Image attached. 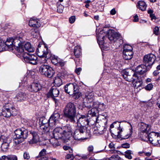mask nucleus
<instances>
[{
  "label": "nucleus",
  "instance_id": "obj_1",
  "mask_svg": "<svg viewBox=\"0 0 160 160\" xmlns=\"http://www.w3.org/2000/svg\"><path fill=\"white\" fill-rule=\"evenodd\" d=\"M63 112L65 116L70 122L73 123L75 122L76 109L74 103L71 102L68 103L65 106Z\"/></svg>",
  "mask_w": 160,
  "mask_h": 160
},
{
  "label": "nucleus",
  "instance_id": "obj_2",
  "mask_svg": "<svg viewBox=\"0 0 160 160\" xmlns=\"http://www.w3.org/2000/svg\"><path fill=\"white\" fill-rule=\"evenodd\" d=\"M16 137L14 138V142L16 144H19L22 142L25 139L27 138L28 135L27 130L24 128L18 129L14 131Z\"/></svg>",
  "mask_w": 160,
  "mask_h": 160
},
{
  "label": "nucleus",
  "instance_id": "obj_3",
  "mask_svg": "<svg viewBox=\"0 0 160 160\" xmlns=\"http://www.w3.org/2000/svg\"><path fill=\"white\" fill-rule=\"evenodd\" d=\"M107 33L108 34V38L111 42H118L119 45L123 43L122 38L119 33L115 32L113 30H109Z\"/></svg>",
  "mask_w": 160,
  "mask_h": 160
},
{
  "label": "nucleus",
  "instance_id": "obj_4",
  "mask_svg": "<svg viewBox=\"0 0 160 160\" xmlns=\"http://www.w3.org/2000/svg\"><path fill=\"white\" fill-rule=\"evenodd\" d=\"M52 134L54 138L50 140V142L52 145L57 144V139H62L64 140V138H65L62 128H55L53 131Z\"/></svg>",
  "mask_w": 160,
  "mask_h": 160
},
{
  "label": "nucleus",
  "instance_id": "obj_5",
  "mask_svg": "<svg viewBox=\"0 0 160 160\" xmlns=\"http://www.w3.org/2000/svg\"><path fill=\"white\" fill-rule=\"evenodd\" d=\"M36 52L39 57H45L47 59L51 58L52 56V54L50 51L48 50V47L45 45L42 47L38 46L37 50Z\"/></svg>",
  "mask_w": 160,
  "mask_h": 160
},
{
  "label": "nucleus",
  "instance_id": "obj_6",
  "mask_svg": "<svg viewBox=\"0 0 160 160\" xmlns=\"http://www.w3.org/2000/svg\"><path fill=\"white\" fill-rule=\"evenodd\" d=\"M40 73L49 78L53 77L55 74L53 69L49 66L43 64L39 68Z\"/></svg>",
  "mask_w": 160,
  "mask_h": 160
},
{
  "label": "nucleus",
  "instance_id": "obj_7",
  "mask_svg": "<svg viewBox=\"0 0 160 160\" xmlns=\"http://www.w3.org/2000/svg\"><path fill=\"white\" fill-rule=\"evenodd\" d=\"M94 98H92L93 104L92 107H93L91 109V115H92V121H93L94 123L97 122L98 117L97 115H98V108L99 102L97 101H94Z\"/></svg>",
  "mask_w": 160,
  "mask_h": 160
},
{
  "label": "nucleus",
  "instance_id": "obj_8",
  "mask_svg": "<svg viewBox=\"0 0 160 160\" xmlns=\"http://www.w3.org/2000/svg\"><path fill=\"white\" fill-rule=\"evenodd\" d=\"M148 138L152 144L154 145L160 146V135L158 133L152 132L148 135Z\"/></svg>",
  "mask_w": 160,
  "mask_h": 160
},
{
  "label": "nucleus",
  "instance_id": "obj_9",
  "mask_svg": "<svg viewBox=\"0 0 160 160\" xmlns=\"http://www.w3.org/2000/svg\"><path fill=\"white\" fill-rule=\"evenodd\" d=\"M26 62L32 65H36L38 63V57L34 54H30L27 53L23 56Z\"/></svg>",
  "mask_w": 160,
  "mask_h": 160
},
{
  "label": "nucleus",
  "instance_id": "obj_10",
  "mask_svg": "<svg viewBox=\"0 0 160 160\" xmlns=\"http://www.w3.org/2000/svg\"><path fill=\"white\" fill-rule=\"evenodd\" d=\"M10 142L11 140L10 138L5 136H2L0 141L1 150L3 151H6L8 148Z\"/></svg>",
  "mask_w": 160,
  "mask_h": 160
},
{
  "label": "nucleus",
  "instance_id": "obj_11",
  "mask_svg": "<svg viewBox=\"0 0 160 160\" xmlns=\"http://www.w3.org/2000/svg\"><path fill=\"white\" fill-rule=\"evenodd\" d=\"M155 56L152 54H150L144 56L143 58V62L147 67H150L153 63L155 59Z\"/></svg>",
  "mask_w": 160,
  "mask_h": 160
},
{
  "label": "nucleus",
  "instance_id": "obj_12",
  "mask_svg": "<svg viewBox=\"0 0 160 160\" xmlns=\"http://www.w3.org/2000/svg\"><path fill=\"white\" fill-rule=\"evenodd\" d=\"M78 88V86L76 83H69L64 86V90L66 92L72 95Z\"/></svg>",
  "mask_w": 160,
  "mask_h": 160
},
{
  "label": "nucleus",
  "instance_id": "obj_13",
  "mask_svg": "<svg viewBox=\"0 0 160 160\" xmlns=\"http://www.w3.org/2000/svg\"><path fill=\"white\" fill-rule=\"evenodd\" d=\"M72 128L70 125H66L63 127V133L65 138H64V140L66 141L67 140H69L72 136Z\"/></svg>",
  "mask_w": 160,
  "mask_h": 160
},
{
  "label": "nucleus",
  "instance_id": "obj_14",
  "mask_svg": "<svg viewBox=\"0 0 160 160\" xmlns=\"http://www.w3.org/2000/svg\"><path fill=\"white\" fill-rule=\"evenodd\" d=\"M88 116L86 117L84 115H81L80 117L78 119L77 121L78 125V126L79 124L80 126L79 127H86L87 128V126H88L89 121L88 118Z\"/></svg>",
  "mask_w": 160,
  "mask_h": 160
},
{
  "label": "nucleus",
  "instance_id": "obj_15",
  "mask_svg": "<svg viewBox=\"0 0 160 160\" xmlns=\"http://www.w3.org/2000/svg\"><path fill=\"white\" fill-rule=\"evenodd\" d=\"M83 128L78 126L75 131L73 137L75 139L80 140L82 138V136L84 133Z\"/></svg>",
  "mask_w": 160,
  "mask_h": 160
},
{
  "label": "nucleus",
  "instance_id": "obj_16",
  "mask_svg": "<svg viewBox=\"0 0 160 160\" xmlns=\"http://www.w3.org/2000/svg\"><path fill=\"white\" fill-rule=\"evenodd\" d=\"M59 91L55 87H52L47 94V97L48 98H55L58 97L59 95Z\"/></svg>",
  "mask_w": 160,
  "mask_h": 160
},
{
  "label": "nucleus",
  "instance_id": "obj_17",
  "mask_svg": "<svg viewBox=\"0 0 160 160\" xmlns=\"http://www.w3.org/2000/svg\"><path fill=\"white\" fill-rule=\"evenodd\" d=\"M147 67L144 64L139 65L136 68L134 74H136L141 76V75L143 74L147 71Z\"/></svg>",
  "mask_w": 160,
  "mask_h": 160
},
{
  "label": "nucleus",
  "instance_id": "obj_18",
  "mask_svg": "<svg viewBox=\"0 0 160 160\" xmlns=\"http://www.w3.org/2000/svg\"><path fill=\"white\" fill-rule=\"evenodd\" d=\"M29 25L30 26L38 28L41 25L40 20L37 18H31L30 19Z\"/></svg>",
  "mask_w": 160,
  "mask_h": 160
},
{
  "label": "nucleus",
  "instance_id": "obj_19",
  "mask_svg": "<svg viewBox=\"0 0 160 160\" xmlns=\"http://www.w3.org/2000/svg\"><path fill=\"white\" fill-rule=\"evenodd\" d=\"M139 129L141 132L147 133L150 130V126L148 124L142 122L140 124Z\"/></svg>",
  "mask_w": 160,
  "mask_h": 160
},
{
  "label": "nucleus",
  "instance_id": "obj_20",
  "mask_svg": "<svg viewBox=\"0 0 160 160\" xmlns=\"http://www.w3.org/2000/svg\"><path fill=\"white\" fill-rule=\"evenodd\" d=\"M30 92H36L41 89V85L38 83H33L28 88Z\"/></svg>",
  "mask_w": 160,
  "mask_h": 160
},
{
  "label": "nucleus",
  "instance_id": "obj_21",
  "mask_svg": "<svg viewBox=\"0 0 160 160\" xmlns=\"http://www.w3.org/2000/svg\"><path fill=\"white\" fill-rule=\"evenodd\" d=\"M127 73V72H126V73L122 75L123 78L127 81L134 83L135 80L136 79V76L137 75V74H133L132 77L130 75H128Z\"/></svg>",
  "mask_w": 160,
  "mask_h": 160
},
{
  "label": "nucleus",
  "instance_id": "obj_22",
  "mask_svg": "<svg viewBox=\"0 0 160 160\" xmlns=\"http://www.w3.org/2000/svg\"><path fill=\"white\" fill-rule=\"evenodd\" d=\"M32 139L29 141V143L30 144L36 143L38 142L39 140V137L37 133L33 132L32 133Z\"/></svg>",
  "mask_w": 160,
  "mask_h": 160
},
{
  "label": "nucleus",
  "instance_id": "obj_23",
  "mask_svg": "<svg viewBox=\"0 0 160 160\" xmlns=\"http://www.w3.org/2000/svg\"><path fill=\"white\" fill-rule=\"evenodd\" d=\"M13 45L14 48L22 43L23 42L22 38L18 36L13 38Z\"/></svg>",
  "mask_w": 160,
  "mask_h": 160
},
{
  "label": "nucleus",
  "instance_id": "obj_24",
  "mask_svg": "<svg viewBox=\"0 0 160 160\" xmlns=\"http://www.w3.org/2000/svg\"><path fill=\"white\" fill-rule=\"evenodd\" d=\"M13 38H10L8 39L5 42V48H8L9 50H13Z\"/></svg>",
  "mask_w": 160,
  "mask_h": 160
},
{
  "label": "nucleus",
  "instance_id": "obj_25",
  "mask_svg": "<svg viewBox=\"0 0 160 160\" xmlns=\"http://www.w3.org/2000/svg\"><path fill=\"white\" fill-rule=\"evenodd\" d=\"M22 44V43L20 45H18L17 47H15L14 48L23 57L24 55H26L27 53L25 52L23 47V45Z\"/></svg>",
  "mask_w": 160,
  "mask_h": 160
},
{
  "label": "nucleus",
  "instance_id": "obj_26",
  "mask_svg": "<svg viewBox=\"0 0 160 160\" xmlns=\"http://www.w3.org/2000/svg\"><path fill=\"white\" fill-rule=\"evenodd\" d=\"M123 57L126 60L131 59L133 56V52L132 51H123Z\"/></svg>",
  "mask_w": 160,
  "mask_h": 160
},
{
  "label": "nucleus",
  "instance_id": "obj_27",
  "mask_svg": "<svg viewBox=\"0 0 160 160\" xmlns=\"http://www.w3.org/2000/svg\"><path fill=\"white\" fill-rule=\"evenodd\" d=\"M26 94L22 92H19L16 95V98L17 101L19 102H22L26 100Z\"/></svg>",
  "mask_w": 160,
  "mask_h": 160
},
{
  "label": "nucleus",
  "instance_id": "obj_28",
  "mask_svg": "<svg viewBox=\"0 0 160 160\" xmlns=\"http://www.w3.org/2000/svg\"><path fill=\"white\" fill-rule=\"evenodd\" d=\"M136 78L134 83H133L135 87L138 88L140 87L142 84V81L141 77L137 74Z\"/></svg>",
  "mask_w": 160,
  "mask_h": 160
},
{
  "label": "nucleus",
  "instance_id": "obj_29",
  "mask_svg": "<svg viewBox=\"0 0 160 160\" xmlns=\"http://www.w3.org/2000/svg\"><path fill=\"white\" fill-rule=\"evenodd\" d=\"M102 32L98 33L97 36V38L98 42L100 45H104V38H105L104 35H102L101 33Z\"/></svg>",
  "mask_w": 160,
  "mask_h": 160
},
{
  "label": "nucleus",
  "instance_id": "obj_30",
  "mask_svg": "<svg viewBox=\"0 0 160 160\" xmlns=\"http://www.w3.org/2000/svg\"><path fill=\"white\" fill-rule=\"evenodd\" d=\"M138 8L142 11L146 10L147 5L145 2L143 1H140L138 2L137 4Z\"/></svg>",
  "mask_w": 160,
  "mask_h": 160
},
{
  "label": "nucleus",
  "instance_id": "obj_31",
  "mask_svg": "<svg viewBox=\"0 0 160 160\" xmlns=\"http://www.w3.org/2000/svg\"><path fill=\"white\" fill-rule=\"evenodd\" d=\"M74 53V55L77 58H79L81 55V49L80 46H77L75 47Z\"/></svg>",
  "mask_w": 160,
  "mask_h": 160
},
{
  "label": "nucleus",
  "instance_id": "obj_32",
  "mask_svg": "<svg viewBox=\"0 0 160 160\" xmlns=\"http://www.w3.org/2000/svg\"><path fill=\"white\" fill-rule=\"evenodd\" d=\"M2 115L6 117H9L11 115V110L10 108H5L2 112Z\"/></svg>",
  "mask_w": 160,
  "mask_h": 160
},
{
  "label": "nucleus",
  "instance_id": "obj_33",
  "mask_svg": "<svg viewBox=\"0 0 160 160\" xmlns=\"http://www.w3.org/2000/svg\"><path fill=\"white\" fill-rule=\"evenodd\" d=\"M25 50L30 52H33L34 51V49L32 46L30 42H27L25 43L24 46Z\"/></svg>",
  "mask_w": 160,
  "mask_h": 160
},
{
  "label": "nucleus",
  "instance_id": "obj_34",
  "mask_svg": "<svg viewBox=\"0 0 160 160\" xmlns=\"http://www.w3.org/2000/svg\"><path fill=\"white\" fill-rule=\"evenodd\" d=\"M51 117H52L53 119H54L55 121L58 122L59 119L60 114L58 111H55Z\"/></svg>",
  "mask_w": 160,
  "mask_h": 160
},
{
  "label": "nucleus",
  "instance_id": "obj_35",
  "mask_svg": "<svg viewBox=\"0 0 160 160\" xmlns=\"http://www.w3.org/2000/svg\"><path fill=\"white\" fill-rule=\"evenodd\" d=\"M120 124H119V127L118 128V129L119 130V131L118 132V137H121L122 139H125L126 138H128L129 136L130 135H127L126 136L124 137V136H122V135H121L120 134V133L122 131V128H121L120 127Z\"/></svg>",
  "mask_w": 160,
  "mask_h": 160
},
{
  "label": "nucleus",
  "instance_id": "obj_36",
  "mask_svg": "<svg viewBox=\"0 0 160 160\" xmlns=\"http://www.w3.org/2000/svg\"><path fill=\"white\" fill-rule=\"evenodd\" d=\"M54 82L59 87L62 84L61 78L59 76L56 77L54 80Z\"/></svg>",
  "mask_w": 160,
  "mask_h": 160
},
{
  "label": "nucleus",
  "instance_id": "obj_37",
  "mask_svg": "<svg viewBox=\"0 0 160 160\" xmlns=\"http://www.w3.org/2000/svg\"><path fill=\"white\" fill-rule=\"evenodd\" d=\"M48 122L49 127H50L51 128L54 127L55 126L56 123L57 122L51 117H50L49 119L48 120Z\"/></svg>",
  "mask_w": 160,
  "mask_h": 160
},
{
  "label": "nucleus",
  "instance_id": "obj_38",
  "mask_svg": "<svg viewBox=\"0 0 160 160\" xmlns=\"http://www.w3.org/2000/svg\"><path fill=\"white\" fill-rule=\"evenodd\" d=\"M49 59H50L52 63L55 65L58 63V61L59 60V58L55 56H52V54L51 58H50Z\"/></svg>",
  "mask_w": 160,
  "mask_h": 160
},
{
  "label": "nucleus",
  "instance_id": "obj_39",
  "mask_svg": "<svg viewBox=\"0 0 160 160\" xmlns=\"http://www.w3.org/2000/svg\"><path fill=\"white\" fill-rule=\"evenodd\" d=\"M131 154H132V152L130 150H128L125 152L124 155L126 158L131 159L132 158Z\"/></svg>",
  "mask_w": 160,
  "mask_h": 160
},
{
  "label": "nucleus",
  "instance_id": "obj_40",
  "mask_svg": "<svg viewBox=\"0 0 160 160\" xmlns=\"http://www.w3.org/2000/svg\"><path fill=\"white\" fill-rule=\"evenodd\" d=\"M92 129L93 134L97 135L98 133V128L97 126L96 125H94L93 124L92 125Z\"/></svg>",
  "mask_w": 160,
  "mask_h": 160
},
{
  "label": "nucleus",
  "instance_id": "obj_41",
  "mask_svg": "<svg viewBox=\"0 0 160 160\" xmlns=\"http://www.w3.org/2000/svg\"><path fill=\"white\" fill-rule=\"evenodd\" d=\"M39 124L40 125L48 124V120L45 118H40L39 119Z\"/></svg>",
  "mask_w": 160,
  "mask_h": 160
},
{
  "label": "nucleus",
  "instance_id": "obj_42",
  "mask_svg": "<svg viewBox=\"0 0 160 160\" xmlns=\"http://www.w3.org/2000/svg\"><path fill=\"white\" fill-rule=\"evenodd\" d=\"M76 91H75L72 94V97L73 98L77 99H78L81 96V93L79 92L78 88H77Z\"/></svg>",
  "mask_w": 160,
  "mask_h": 160
},
{
  "label": "nucleus",
  "instance_id": "obj_43",
  "mask_svg": "<svg viewBox=\"0 0 160 160\" xmlns=\"http://www.w3.org/2000/svg\"><path fill=\"white\" fill-rule=\"evenodd\" d=\"M48 124L45 125H40V128L41 129H42L44 132H48L50 130V128Z\"/></svg>",
  "mask_w": 160,
  "mask_h": 160
},
{
  "label": "nucleus",
  "instance_id": "obj_44",
  "mask_svg": "<svg viewBox=\"0 0 160 160\" xmlns=\"http://www.w3.org/2000/svg\"><path fill=\"white\" fill-rule=\"evenodd\" d=\"M123 51H132V47L128 44H125L123 46Z\"/></svg>",
  "mask_w": 160,
  "mask_h": 160
},
{
  "label": "nucleus",
  "instance_id": "obj_45",
  "mask_svg": "<svg viewBox=\"0 0 160 160\" xmlns=\"http://www.w3.org/2000/svg\"><path fill=\"white\" fill-rule=\"evenodd\" d=\"M5 44V42L2 39H0V51H3L6 49Z\"/></svg>",
  "mask_w": 160,
  "mask_h": 160
},
{
  "label": "nucleus",
  "instance_id": "obj_46",
  "mask_svg": "<svg viewBox=\"0 0 160 160\" xmlns=\"http://www.w3.org/2000/svg\"><path fill=\"white\" fill-rule=\"evenodd\" d=\"M153 88V85L151 83H149L145 86V88L147 90L150 91Z\"/></svg>",
  "mask_w": 160,
  "mask_h": 160
},
{
  "label": "nucleus",
  "instance_id": "obj_47",
  "mask_svg": "<svg viewBox=\"0 0 160 160\" xmlns=\"http://www.w3.org/2000/svg\"><path fill=\"white\" fill-rule=\"evenodd\" d=\"M64 7L62 5H59L57 7V11L58 12L60 13H61L62 12Z\"/></svg>",
  "mask_w": 160,
  "mask_h": 160
},
{
  "label": "nucleus",
  "instance_id": "obj_48",
  "mask_svg": "<svg viewBox=\"0 0 160 160\" xmlns=\"http://www.w3.org/2000/svg\"><path fill=\"white\" fill-rule=\"evenodd\" d=\"M8 160H18L17 157L14 155H9Z\"/></svg>",
  "mask_w": 160,
  "mask_h": 160
},
{
  "label": "nucleus",
  "instance_id": "obj_49",
  "mask_svg": "<svg viewBox=\"0 0 160 160\" xmlns=\"http://www.w3.org/2000/svg\"><path fill=\"white\" fill-rule=\"evenodd\" d=\"M111 159L112 160H119L121 158L118 155H113L111 157Z\"/></svg>",
  "mask_w": 160,
  "mask_h": 160
},
{
  "label": "nucleus",
  "instance_id": "obj_50",
  "mask_svg": "<svg viewBox=\"0 0 160 160\" xmlns=\"http://www.w3.org/2000/svg\"><path fill=\"white\" fill-rule=\"evenodd\" d=\"M23 158L24 159H29L30 158V156L28 152H25L23 154Z\"/></svg>",
  "mask_w": 160,
  "mask_h": 160
},
{
  "label": "nucleus",
  "instance_id": "obj_51",
  "mask_svg": "<svg viewBox=\"0 0 160 160\" xmlns=\"http://www.w3.org/2000/svg\"><path fill=\"white\" fill-rule=\"evenodd\" d=\"M46 151L45 149H42L39 152V155L41 157L44 156L46 154Z\"/></svg>",
  "mask_w": 160,
  "mask_h": 160
},
{
  "label": "nucleus",
  "instance_id": "obj_52",
  "mask_svg": "<svg viewBox=\"0 0 160 160\" xmlns=\"http://www.w3.org/2000/svg\"><path fill=\"white\" fill-rule=\"evenodd\" d=\"M10 109L11 110V115H15L16 114V109L14 107H12Z\"/></svg>",
  "mask_w": 160,
  "mask_h": 160
},
{
  "label": "nucleus",
  "instance_id": "obj_53",
  "mask_svg": "<svg viewBox=\"0 0 160 160\" xmlns=\"http://www.w3.org/2000/svg\"><path fill=\"white\" fill-rule=\"evenodd\" d=\"M52 99L54 101L56 106H59L60 105V102L58 100L56 99L55 98Z\"/></svg>",
  "mask_w": 160,
  "mask_h": 160
},
{
  "label": "nucleus",
  "instance_id": "obj_54",
  "mask_svg": "<svg viewBox=\"0 0 160 160\" xmlns=\"http://www.w3.org/2000/svg\"><path fill=\"white\" fill-rule=\"evenodd\" d=\"M82 69L81 68H77L75 70V72L78 75H79Z\"/></svg>",
  "mask_w": 160,
  "mask_h": 160
},
{
  "label": "nucleus",
  "instance_id": "obj_55",
  "mask_svg": "<svg viewBox=\"0 0 160 160\" xmlns=\"http://www.w3.org/2000/svg\"><path fill=\"white\" fill-rule=\"evenodd\" d=\"M38 28L32 29L31 30V33L32 35L34 36V33H36L38 32Z\"/></svg>",
  "mask_w": 160,
  "mask_h": 160
},
{
  "label": "nucleus",
  "instance_id": "obj_56",
  "mask_svg": "<svg viewBox=\"0 0 160 160\" xmlns=\"http://www.w3.org/2000/svg\"><path fill=\"white\" fill-rule=\"evenodd\" d=\"M159 30L158 27H155L153 30V32L155 35H158V34Z\"/></svg>",
  "mask_w": 160,
  "mask_h": 160
},
{
  "label": "nucleus",
  "instance_id": "obj_57",
  "mask_svg": "<svg viewBox=\"0 0 160 160\" xmlns=\"http://www.w3.org/2000/svg\"><path fill=\"white\" fill-rule=\"evenodd\" d=\"M98 108L101 110H103L105 108V106L103 103H99Z\"/></svg>",
  "mask_w": 160,
  "mask_h": 160
},
{
  "label": "nucleus",
  "instance_id": "obj_58",
  "mask_svg": "<svg viewBox=\"0 0 160 160\" xmlns=\"http://www.w3.org/2000/svg\"><path fill=\"white\" fill-rule=\"evenodd\" d=\"M69 22L71 23H73L75 20V17L74 16H72L69 18Z\"/></svg>",
  "mask_w": 160,
  "mask_h": 160
},
{
  "label": "nucleus",
  "instance_id": "obj_59",
  "mask_svg": "<svg viewBox=\"0 0 160 160\" xmlns=\"http://www.w3.org/2000/svg\"><path fill=\"white\" fill-rule=\"evenodd\" d=\"M122 148H128L130 147V145L128 143H123L122 145Z\"/></svg>",
  "mask_w": 160,
  "mask_h": 160
},
{
  "label": "nucleus",
  "instance_id": "obj_60",
  "mask_svg": "<svg viewBox=\"0 0 160 160\" xmlns=\"http://www.w3.org/2000/svg\"><path fill=\"white\" fill-rule=\"evenodd\" d=\"M66 158L67 159H71V160H72L74 158V156L72 154H68L66 155Z\"/></svg>",
  "mask_w": 160,
  "mask_h": 160
},
{
  "label": "nucleus",
  "instance_id": "obj_61",
  "mask_svg": "<svg viewBox=\"0 0 160 160\" xmlns=\"http://www.w3.org/2000/svg\"><path fill=\"white\" fill-rule=\"evenodd\" d=\"M9 155L6 156H2L0 158V160H8Z\"/></svg>",
  "mask_w": 160,
  "mask_h": 160
},
{
  "label": "nucleus",
  "instance_id": "obj_62",
  "mask_svg": "<svg viewBox=\"0 0 160 160\" xmlns=\"http://www.w3.org/2000/svg\"><path fill=\"white\" fill-rule=\"evenodd\" d=\"M88 95L86 94L85 95V99L87 101V103H90V100H89V97Z\"/></svg>",
  "mask_w": 160,
  "mask_h": 160
},
{
  "label": "nucleus",
  "instance_id": "obj_63",
  "mask_svg": "<svg viewBox=\"0 0 160 160\" xmlns=\"http://www.w3.org/2000/svg\"><path fill=\"white\" fill-rule=\"evenodd\" d=\"M89 155H83L82 156H79V157H80V158H82L83 159L86 160L89 157Z\"/></svg>",
  "mask_w": 160,
  "mask_h": 160
},
{
  "label": "nucleus",
  "instance_id": "obj_64",
  "mask_svg": "<svg viewBox=\"0 0 160 160\" xmlns=\"http://www.w3.org/2000/svg\"><path fill=\"white\" fill-rule=\"evenodd\" d=\"M157 105L158 107L160 108V97H159L157 100Z\"/></svg>",
  "mask_w": 160,
  "mask_h": 160
}]
</instances>
